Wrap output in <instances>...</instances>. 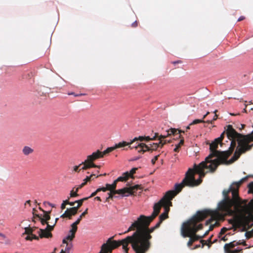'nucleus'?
Segmentation results:
<instances>
[{"label": "nucleus", "mask_w": 253, "mask_h": 253, "mask_svg": "<svg viewBox=\"0 0 253 253\" xmlns=\"http://www.w3.org/2000/svg\"><path fill=\"white\" fill-rule=\"evenodd\" d=\"M94 176H95V174H92L89 176H86V177L84 180V182H85L86 184L87 182L90 181L91 180L92 178Z\"/></svg>", "instance_id": "nucleus-40"}, {"label": "nucleus", "mask_w": 253, "mask_h": 253, "mask_svg": "<svg viewBox=\"0 0 253 253\" xmlns=\"http://www.w3.org/2000/svg\"><path fill=\"white\" fill-rule=\"evenodd\" d=\"M25 232L23 234L31 235L33 232V228L30 227H25L24 228Z\"/></svg>", "instance_id": "nucleus-32"}, {"label": "nucleus", "mask_w": 253, "mask_h": 253, "mask_svg": "<svg viewBox=\"0 0 253 253\" xmlns=\"http://www.w3.org/2000/svg\"><path fill=\"white\" fill-rule=\"evenodd\" d=\"M68 211L66 210L65 212L60 216V217H61V218L68 217V218L69 215H68Z\"/></svg>", "instance_id": "nucleus-49"}, {"label": "nucleus", "mask_w": 253, "mask_h": 253, "mask_svg": "<svg viewBox=\"0 0 253 253\" xmlns=\"http://www.w3.org/2000/svg\"><path fill=\"white\" fill-rule=\"evenodd\" d=\"M128 146L130 149L135 148L137 150L138 153H143L145 152L149 151L148 145L144 143H138L136 146H131V145Z\"/></svg>", "instance_id": "nucleus-16"}, {"label": "nucleus", "mask_w": 253, "mask_h": 253, "mask_svg": "<svg viewBox=\"0 0 253 253\" xmlns=\"http://www.w3.org/2000/svg\"><path fill=\"white\" fill-rule=\"evenodd\" d=\"M88 199V198H84L79 200L76 201L75 202L78 203V205L76 207H74L73 208H77V211H78V209L82 206L84 201L87 200Z\"/></svg>", "instance_id": "nucleus-29"}, {"label": "nucleus", "mask_w": 253, "mask_h": 253, "mask_svg": "<svg viewBox=\"0 0 253 253\" xmlns=\"http://www.w3.org/2000/svg\"><path fill=\"white\" fill-rule=\"evenodd\" d=\"M129 177V172L126 171V172H124L122 176L119 177L115 180L117 181V182H118L119 181H126L128 179V178Z\"/></svg>", "instance_id": "nucleus-21"}, {"label": "nucleus", "mask_w": 253, "mask_h": 253, "mask_svg": "<svg viewBox=\"0 0 253 253\" xmlns=\"http://www.w3.org/2000/svg\"><path fill=\"white\" fill-rule=\"evenodd\" d=\"M178 134H179V135H178V138H179L181 139H180V142H179V143L177 145H176V146L180 148L181 147V146L183 145L184 140L183 137H182V136L180 134V133ZM176 138H177V137Z\"/></svg>", "instance_id": "nucleus-35"}, {"label": "nucleus", "mask_w": 253, "mask_h": 253, "mask_svg": "<svg viewBox=\"0 0 253 253\" xmlns=\"http://www.w3.org/2000/svg\"><path fill=\"white\" fill-rule=\"evenodd\" d=\"M165 201V198H162L159 202L156 203L153 207V212L151 216H147V218L153 220L159 213L160 210L162 207L163 202Z\"/></svg>", "instance_id": "nucleus-12"}, {"label": "nucleus", "mask_w": 253, "mask_h": 253, "mask_svg": "<svg viewBox=\"0 0 253 253\" xmlns=\"http://www.w3.org/2000/svg\"><path fill=\"white\" fill-rule=\"evenodd\" d=\"M189 172L190 171L187 173L186 177L182 180L180 183L175 184L174 190L168 191L163 197V198H165V201L163 202L162 207L164 208V212H166V213L169 214V207L172 206L171 200L182 190L184 187L185 186H192L198 184V183H194L192 177H189Z\"/></svg>", "instance_id": "nucleus-7"}, {"label": "nucleus", "mask_w": 253, "mask_h": 253, "mask_svg": "<svg viewBox=\"0 0 253 253\" xmlns=\"http://www.w3.org/2000/svg\"><path fill=\"white\" fill-rule=\"evenodd\" d=\"M211 164V162L210 161H207L206 159H205V161L201 162L199 165H195V169L194 170L192 169H189L188 171L186 172L185 177L184 178L186 177L187 173L190 171L188 175L189 177H192L194 183H198V184L192 186V187L200 185L202 182V178L205 176V173L204 171V169H210V171L212 172H214L217 169L218 166L214 167V166L212 165L210 167Z\"/></svg>", "instance_id": "nucleus-8"}, {"label": "nucleus", "mask_w": 253, "mask_h": 253, "mask_svg": "<svg viewBox=\"0 0 253 253\" xmlns=\"http://www.w3.org/2000/svg\"><path fill=\"white\" fill-rule=\"evenodd\" d=\"M117 181L116 180H115L114 181V182L113 183V184H106V186H107L108 190H109L110 191H112L113 190H116V189L117 187Z\"/></svg>", "instance_id": "nucleus-26"}, {"label": "nucleus", "mask_w": 253, "mask_h": 253, "mask_svg": "<svg viewBox=\"0 0 253 253\" xmlns=\"http://www.w3.org/2000/svg\"><path fill=\"white\" fill-rule=\"evenodd\" d=\"M98 192H97V190H96L95 191L93 192L89 197H88V199L90 198H91V197H93L95 196L97 194V193Z\"/></svg>", "instance_id": "nucleus-55"}, {"label": "nucleus", "mask_w": 253, "mask_h": 253, "mask_svg": "<svg viewBox=\"0 0 253 253\" xmlns=\"http://www.w3.org/2000/svg\"><path fill=\"white\" fill-rule=\"evenodd\" d=\"M228 235H229V234H228ZM227 234H226V235H225L224 236L222 237L221 240L223 241H226L228 240L227 237Z\"/></svg>", "instance_id": "nucleus-57"}, {"label": "nucleus", "mask_w": 253, "mask_h": 253, "mask_svg": "<svg viewBox=\"0 0 253 253\" xmlns=\"http://www.w3.org/2000/svg\"><path fill=\"white\" fill-rule=\"evenodd\" d=\"M88 209H86L80 216L79 218L82 219V218L87 213Z\"/></svg>", "instance_id": "nucleus-48"}, {"label": "nucleus", "mask_w": 253, "mask_h": 253, "mask_svg": "<svg viewBox=\"0 0 253 253\" xmlns=\"http://www.w3.org/2000/svg\"><path fill=\"white\" fill-rule=\"evenodd\" d=\"M66 210L68 211V215H69L68 218L69 219H71L72 216L76 215L78 212L77 211V208L73 207L67 209Z\"/></svg>", "instance_id": "nucleus-22"}, {"label": "nucleus", "mask_w": 253, "mask_h": 253, "mask_svg": "<svg viewBox=\"0 0 253 253\" xmlns=\"http://www.w3.org/2000/svg\"><path fill=\"white\" fill-rule=\"evenodd\" d=\"M230 223L232 224V226L230 228H226V227H223L221 230L220 232L219 233L218 237L220 238L221 236L225 233V232L229 230H231L233 228H235V230L237 227V222L235 221L234 220H231Z\"/></svg>", "instance_id": "nucleus-17"}, {"label": "nucleus", "mask_w": 253, "mask_h": 253, "mask_svg": "<svg viewBox=\"0 0 253 253\" xmlns=\"http://www.w3.org/2000/svg\"><path fill=\"white\" fill-rule=\"evenodd\" d=\"M240 243L239 242L234 241L228 244H225L224 246V251L226 253H228L230 251H231V249H233L235 246L240 245Z\"/></svg>", "instance_id": "nucleus-18"}, {"label": "nucleus", "mask_w": 253, "mask_h": 253, "mask_svg": "<svg viewBox=\"0 0 253 253\" xmlns=\"http://www.w3.org/2000/svg\"><path fill=\"white\" fill-rule=\"evenodd\" d=\"M217 111V110H215L214 112V113H215V115H214V116L212 120H211V121H207V123L212 124L213 121H215V120H216L217 119V115L216 114Z\"/></svg>", "instance_id": "nucleus-44"}, {"label": "nucleus", "mask_w": 253, "mask_h": 253, "mask_svg": "<svg viewBox=\"0 0 253 253\" xmlns=\"http://www.w3.org/2000/svg\"><path fill=\"white\" fill-rule=\"evenodd\" d=\"M200 242L202 243V245H201V247L202 248H203L204 246L205 245H207L208 246V244H207V241H205V240H201L200 241Z\"/></svg>", "instance_id": "nucleus-50"}, {"label": "nucleus", "mask_w": 253, "mask_h": 253, "mask_svg": "<svg viewBox=\"0 0 253 253\" xmlns=\"http://www.w3.org/2000/svg\"><path fill=\"white\" fill-rule=\"evenodd\" d=\"M218 211L210 210H205L198 211L189 220L184 222L181 228V234L184 238L189 237L190 240L194 243L195 242L202 239L203 237L198 235L196 233L202 229L203 225L201 222L206 218L208 216L215 217Z\"/></svg>", "instance_id": "nucleus-3"}, {"label": "nucleus", "mask_w": 253, "mask_h": 253, "mask_svg": "<svg viewBox=\"0 0 253 253\" xmlns=\"http://www.w3.org/2000/svg\"><path fill=\"white\" fill-rule=\"evenodd\" d=\"M209 232H210V231L208 230V231H207L205 232V233L203 236H201V237H203L202 239L204 238L205 237H206L207 235H208L209 233Z\"/></svg>", "instance_id": "nucleus-62"}, {"label": "nucleus", "mask_w": 253, "mask_h": 253, "mask_svg": "<svg viewBox=\"0 0 253 253\" xmlns=\"http://www.w3.org/2000/svg\"><path fill=\"white\" fill-rule=\"evenodd\" d=\"M75 187H74L73 189L70 191V197H77L79 196V194L77 192L74 191Z\"/></svg>", "instance_id": "nucleus-37"}, {"label": "nucleus", "mask_w": 253, "mask_h": 253, "mask_svg": "<svg viewBox=\"0 0 253 253\" xmlns=\"http://www.w3.org/2000/svg\"><path fill=\"white\" fill-rule=\"evenodd\" d=\"M117 148H118L117 147V144H116L114 146L108 147L102 152L97 150L95 152H93L92 154L87 156V158L85 160V163L89 162L90 164H94L93 162L95 161L100 158H103L104 156L112 152Z\"/></svg>", "instance_id": "nucleus-9"}, {"label": "nucleus", "mask_w": 253, "mask_h": 253, "mask_svg": "<svg viewBox=\"0 0 253 253\" xmlns=\"http://www.w3.org/2000/svg\"><path fill=\"white\" fill-rule=\"evenodd\" d=\"M159 156H160L159 155H156L154 157V158L153 159H152L151 163H152V165H154L155 164L156 161L158 160Z\"/></svg>", "instance_id": "nucleus-46"}, {"label": "nucleus", "mask_w": 253, "mask_h": 253, "mask_svg": "<svg viewBox=\"0 0 253 253\" xmlns=\"http://www.w3.org/2000/svg\"><path fill=\"white\" fill-rule=\"evenodd\" d=\"M131 195H133L134 193L139 189H142V187L140 185H135L133 186L129 187Z\"/></svg>", "instance_id": "nucleus-25"}, {"label": "nucleus", "mask_w": 253, "mask_h": 253, "mask_svg": "<svg viewBox=\"0 0 253 253\" xmlns=\"http://www.w3.org/2000/svg\"><path fill=\"white\" fill-rule=\"evenodd\" d=\"M158 137V133H155L153 137L150 136H144V141H148L150 140H155Z\"/></svg>", "instance_id": "nucleus-31"}, {"label": "nucleus", "mask_w": 253, "mask_h": 253, "mask_svg": "<svg viewBox=\"0 0 253 253\" xmlns=\"http://www.w3.org/2000/svg\"><path fill=\"white\" fill-rule=\"evenodd\" d=\"M248 187L249 188L248 193H253V181L248 184Z\"/></svg>", "instance_id": "nucleus-38"}, {"label": "nucleus", "mask_w": 253, "mask_h": 253, "mask_svg": "<svg viewBox=\"0 0 253 253\" xmlns=\"http://www.w3.org/2000/svg\"><path fill=\"white\" fill-rule=\"evenodd\" d=\"M163 221H161L160 219H159V222L156 224V225L154 226L156 229L159 228L161 225V224L162 223Z\"/></svg>", "instance_id": "nucleus-54"}, {"label": "nucleus", "mask_w": 253, "mask_h": 253, "mask_svg": "<svg viewBox=\"0 0 253 253\" xmlns=\"http://www.w3.org/2000/svg\"><path fill=\"white\" fill-rule=\"evenodd\" d=\"M69 203H70V202H69V198H68V199L63 201V203H64L66 205H69Z\"/></svg>", "instance_id": "nucleus-56"}, {"label": "nucleus", "mask_w": 253, "mask_h": 253, "mask_svg": "<svg viewBox=\"0 0 253 253\" xmlns=\"http://www.w3.org/2000/svg\"><path fill=\"white\" fill-rule=\"evenodd\" d=\"M85 185V182H83L81 184L78 186V188L80 189Z\"/></svg>", "instance_id": "nucleus-60"}, {"label": "nucleus", "mask_w": 253, "mask_h": 253, "mask_svg": "<svg viewBox=\"0 0 253 253\" xmlns=\"http://www.w3.org/2000/svg\"><path fill=\"white\" fill-rule=\"evenodd\" d=\"M115 192L117 193V194L122 195V197L128 196L129 195H131L129 187H125L122 189L117 190Z\"/></svg>", "instance_id": "nucleus-19"}, {"label": "nucleus", "mask_w": 253, "mask_h": 253, "mask_svg": "<svg viewBox=\"0 0 253 253\" xmlns=\"http://www.w3.org/2000/svg\"><path fill=\"white\" fill-rule=\"evenodd\" d=\"M115 191H116V190H113L112 191H110L109 193H108V198L111 200H113V198H118V196H115V194H117V193H115Z\"/></svg>", "instance_id": "nucleus-33"}, {"label": "nucleus", "mask_w": 253, "mask_h": 253, "mask_svg": "<svg viewBox=\"0 0 253 253\" xmlns=\"http://www.w3.org/2000/svg\"><path fill=\"white\" fill-rule=\"evenodd\" d=\"M248 176L242 178L237 182H234L227 190L223 191L224 199L218 205V210L226 214H231L235 211L242 213L241 222L245 226H249L253 222V202L246 204V201H243L239 196V188L246 181Z\"/></svg>", "instance_id": "nucleus-1"}, {"label": "nucleus", "mask_w": 253, "mask_h": 253, "mask_svg": "<svg viewBox=\"0 0 253 253\" xmlns=\"http://www.w3.org/2000/svg\"><path fill=\"white\" fill-rule=\"evenodd\" d=\"M71 247H72V245H69L67 244L66 245V247L65 248V251H66V252L67 253H69L70 250L71 249Z\"/></svg>", "instance_id": "nucleus-47"}, {"label": "nucleus", "mask_w": 253, "mask_h": 253, "mask_svg": "<svg viewBox=\"0 0 253 253\" xmlns=\"http://www.w3.org/2000/svg\"><path fill=\"white\" fill-rule=\"evenodd\" d=\"M205 122L203 120H199V119H196V120H194L190 124V125H195V124H198V123H204Z\"/></svg>", "instance_id": "nucleus-41"}, {"label": "nucleus", "mask_w": 253, "mask_h": 253, "mask_svg": "<svg viewBox=\"0 0 253 253\" xmlns=\"http://www.w3.org/2000/svg\"><path fill=\"white\" fill-rule=\"evenodd\" d=\"M55 226V224L53 225H50L48 223H47V226L45 229H40L38 233L39 234V237L41 238H51L52 236V235L51 233V231L53 230L54 226Z\"/></svg>", "instance_id": "nucleus-11"}, {"label": "nucleus", "mask_w": 253, "mask_h": 253, "mask_svg": "<svg viewBox=\"0 0 253 253\" xmlns=\"http://www.w3.org/2000/svg\"><path fill=\"white\" fill-rule=\"evenodd\" d=\"M242 252V249H240V250L235 249L234 250L230 251L229 252H228V253H240Z\"/></svg>", "instance_id": "nucleus-43"}, {"label": "nucleus", "mask_w": 253, "mask_h": 253, "mask_svg": "<svg viewBox=\"0 0 253 253\" xmlns=\"http://www.w3.org/2000/svg\"><path fill=\"white\" fill-rule=\"evenodd\" d=\"M245 17L243 16H242L241 17H240L238 20V21H241L242 20H243L244 19H245Z\"/></svg>", "instance_id": "nucleus-64"}, {"label": "nucleus", "mask_w": 253, "mask_h": 253, "mask_svg": "<svg viewBox=\"0 0 253 253\" xmlns=\"http://www.w3.org/2000/svg\"><path fill=\"white\" fill-rule=\"evenodd\" d=\"M139 140L140 141H144V136H139L138 137H135L129 142L122 141L118 143L117 144L118 148L125 147L127 145H132L135 142Z\"/></svg>", "instance_id": "nucleus-15"}, {"label": "nucleus", "mask_w": 253, "mask_h": 253, "mask_svg": "<svg viewBox=\"0 0 253 253\" xmlns=\"http://www.w3.org/2000/svg\"><path fill=\"white\" fill-rule=\"evenodd\" d=\"M153 220L147 218L144 215H141L137 220L132 223L127 230L124 233L129 231H136L132 236H127L126 238L120 241L123 248L127 252L128 250V244H134L136 247L141 248L143 251H148L151 247L150 240L152 239L151 234L156 229L154 226L149 228L150 223Z\"/></svg>", "instance_id": "nucleus-2"}, {"label": "nucleus", "mask_w": 253, "mask_h": 253, "mask_svg": "<svg viewBox=\"0 0 253 253\" xmlns=\"http://www.w3.org/2000/svg\"><path fill=\"white\" fill-rule=\"evenodd\" d=\"M114 237L108 239L106 243H104L99 253H111L113 250L122 245L120 241L113 240Z\"/></svg>", "instance_id": "nucleus-10"}, {"label": "nucleus", "mask_w": 253, "mask_h": 253, "mask_svg": "<svg viewBox=\"0 0 253 253\" xmlns=\"http://www.w3.org/2000/svg\"><path fill=\"white\" fill-rule=\"evenodd\" d=\"M181 133H184V131L179 130L178 129L171 128L170 129L167 131V133L166 134L160 135L158 134V137L157 138H158V139H164L171 135H173L174 136Z\"/></svg>", "instance_id": "nucleus-14"}, {"label": "nucleus", "mask_w": 253, "mask_h": 253, "mask_svg": "<svg viewBox=\"0 0 253 253\" xmlns=\"http://www.w3.org/2000/svg\"><path fill=\"white\" fill-rule=\"evenodd\" d=\"M83 165L84 166H83V167H82V168H81V169H83V170H86L91 168H100V167L99 166H97V165H95V164H90L89 162L85 163V160L84 162H82L81 164H80V167Z\"/></svg>", "instance_id": "nucleus-20"}, {"label": "nucleus", "mask_w": 253, "mask_h": 253, "mask_svg": "<svg viewBox=\"0 0 253 253\" xmlns=\"http://www.w3.org/2000/svg\"><path fill=\"white\" fill-rule=\"evenodd\" d=\"M160 140V142L159 143L160 144V146L161 148H162L164 145L166 144L167 143H170L171 142V140H164L163 139H159Z\"/></svg>", "instance_id": "nucleus-30"}, {"label": "nucleus", "mask_w": 253, "mask_h": 253, "mask_svg": "<svg viewBox=\"0 0 253 253\" xmlns=\"http://www.w3.org/2000/svg\"><path fill=\"white\" fill-rule=\"evenodd\" d=\"M25 239L26 240L32 241V239L31 235H28V236L25 238Z\"/></svg>", "instance_id": "nucleus-58"}, {"label": "nucleus", "mask_w": 253, "mask_h": 253, "mask_svg": "<svg viewBox=\"0 0 253 253\" xmlns=\"http://www.w3.org/2000/svg\"><path fill=\"white\" fill-rule=\"evenodd\" d=\"M81 218H79L75 222L71 225V229L69 231V234L68 235L67 239L73 240L75 236V234L77 231V225L80 223L81 221Z\"/></svg>", "instance_id": "nucleus-13"}, {"label": "nucleus", "mask_w": 253, "mask_h": 253, "mask_svg": "<svg viewBox=\"0 0 253 253\" xmlns=\"http://www.w3.org/2000/svg\"><path fill=\"white\" fill-rule=\"evenodd\" d=\"M33 215H34V219L33 220V221H35V219L36 218V217H37L38 218L39 220H40L41 223L42 224V225H44L45 224H47V223H48V222H47L46 221V220L44 219V218H43L42 217V215H39V214H34L33 213Z\"/></svg>", "instance_id": "nucleus-24"}, {"label": "nucleus", "mask_w": 253, "mask_h": 253, "mask_svg": "<svg viewBox=\"0 0 253 253\" xmlns=\"http://www.w3.org/2000/svg\"><path fill=\"white\" fill-rule=\"evenodd\" d=\"M43 211L44 212V215L42 218L47 222V221L50 219V216L49 215L50 211L47 212L44 211Z\"/></svg>", "instance_id": "nucleus-36"}, {"label": "nucleus", "mask_w": 253, "mask_h": 253, "mask_svg": "<svg viewBox=\"0 0 253 253\" xmlns=\"http://www.w3.org/2000/svg\"><path fill=\"white\" fill-rule=\"evenodd\" d=\"M251 233H252V231L250 232H246V236L247 238H250L251 237Z\"/></svg>", "instance_id": "nucleus-61"}, {"label": "nucleus", "mask_w": 253, "mask_h": 253, "mask_svg": "<svg viewBox=\"0 0 253 253\" xmlns=\"http://www.w3.org/2000/svg\"><path fill=\"white\" fill-rule=\"evenodd\" d=\"M168 213H166V212H164L159 216V219H160L161 221H163L164 220L168 218Z\"/></svg>", "instance_id": "nucleus-34"}, {"label": "nucleus", "mask_w": 253, "mask_h": 253, "mask_svg": "<svg viewBox=\"0 0 253 253\" xmlns=\"http://www.w3.org/2000/svg\"><path fill=\"white\" fill-rule=\"evenodd\" d=\"M66 208V205L62 203L61 206V209L62 210H63Z\"/></svg>", "instance_id": "nucleus-63"}, {"label": "nucleus", "mask_w": 253, "mask_h": 253, "mask_svg": "<svg viewBox=\"0 0 253 253\" xmlns=\"http://www.w3.org/2000/svg\"><path fill=\"white\" fill-rule=\"evenodd\" d=\"M211 238H212V236L207 240V242H208V246L209 247H210L211 246V245L212 244V243L211 242Z\"/></svg>", "instance_id": "nucleus-52"}, {"label": "nucleus", "mask_w": 253, "mask_h": 253, "mask_svg": "<svg viewBox=\"0 0 253 253\" xmlns=\"http://www.w3.org/2000/svg\"><path fill=\"white\" fill-rule=\"evenodd\" d=\"M193 244V243H192V241L190 240V239H189V241L187 243V246L188 247L190 248Z\"/></svg>", "instance_id": "nucleus-59"}, {"label": "nucleus", "mask_w": 253, "mask_h": 253, "mask_svg": "<svg viewBox=\"0 0 253 253\" xmlns=\"http://www.w3.org/2000/svg\"><path fill=\"white\" fill-rule=\"evenodd\" d=\"M226 133L228 138L231 141H234L236 143L238 142V147L235 151L233 156L228 161L223 164H229L234 162L237 160L242 154L245 153L248 151H250L253 147V134L250 133L247 135H243L238 133L234 129L231 125H228L226 130Z\"/></svg>", "instance_id": "nucleus-4"}, {"label": "nucleus", "mask_w": 253, "mask_h": 253, "mask_svg": "<svg viewBox=\"0 0 253 253\" xmlns=\"http://www.w3.org/2000/svg\"><path fill=\"white\" fill-rule=\"evenodd\" d=\"M225 132H223L217 138L210 144V154L206 158V161L211 162L210 166L214 165V167L218 166L220 164L226 162V159L232 154L236 147V142L234 141H231L230 146L227 151H220L217 150L219 144L222 145V141L224 138Z\"/></svg>", "instance_id": "nucleus-6"}, {"label": "nucleus", "mask_w": 253, "mask_h": 253, "mask_svg": "<svg viewBox=\"0 0 253 253\" xmlns=\"http://www.w3.org/2000/svg\"><path fill=\"white\" fill-rule=\"evenodd\" d=\"M34 152V150L29 146H24L22 149L23 153L26 155H29Z\"/></svg>", "instance_id": "nucleus-23"}, {"label": "nucleus", "mask_w": 253, "mask_h": 253, "mask_svg": "<svg viewBox=\"0 0 253 253\" xmlns=\"http://www.w3.org/2000/svg\"><path fill=\"white\" fill-rule=\"evenodd\" d=\"M138 168H132L130 172H129V177H131V178H133V175L136 172V171L137 170Z\"/></svg>", "instance_id": "nucleus-39"}, {"label": "nucleus", "mask_w": 253, "mask_h": 253, "mask_svg": "<svg viewBox=\"0 0 253 253\" xmlns=\"http://www.w3.org/2000/svg\"><path fill=\"white\" fill-rule=\"evenodd\" d=\"M67 238H68V236L65 239H64L63 240V241H62V243L63 244H66L67 245L68 244V243H67V241L68 240L70 241H71L73 240L68 239H67Z\"/></svg>", "instance_id": "nucleus-51"}, {"label": "nucleus", "mask_w": 253, "mask_h": 253, "mask_svg": "<svg viewBox=\"0 0 253 253\" xmlns=\"http://www.w3.org/2000/svg\"><path fill=\"white\" fill-rule=\"evenodd\" d=\"M107 190H108V188H107V186H106L105 187H101V188H98L97 189V192H100V191L105 192Z\"/></svg>", "instance_id": "nucleus-45"}, {"label": "nucleus", "mask_w": 253, "mask_h": 253, "mask_svg": "<svg viewBox=\"0 0 253 253\" xmlns=\"http://www.w3.org/2000/svg\"><path fill=\"white\" fill-rule=\"evenodd\" d=\"M159 147H160V144L159 143H153V144H151L150 146H148L149 151H155Z\"/></svg>", "instance_id": "nucleus-27"}, {"label": "nucleus", "mask_w": 253, "mask_h": 253, "mask_svg": "<svg viewBox=\"0 0 253 253\" xmlns=\"http://www.w3.org/2000/svg\"><path fill=\"white\" fill-rule=\"evenodd\" d=\"M226 133L228 138L231 141H234L236 143L238 142V147L235 151L233 156L228 161L223 164H229L234 162L237 160L242 154L245 153L248 151H250L253 147V134L250 133L247 135H243L238 133L234 129L231 125H228L226 130Z\"/></svg>", "instance_id": "nucleus-5"}, {"label": "nucleus", "mask_w": 253, "mask_h": 253, "mask_svg": "<svg viewBox=\"0 0 253 253\" xmlns=\"http://www.w3.org/2000/svg\"><path fill=\"white\" fill-rule=\"evenodd\" d=\"M131 246L135 253H146L147 251H143L141 248L136 247L134 244H131Z\"/></svg>", "instance_id": "nucleus-28"}, {"label": "nucleus", "mask_w": 253, "mask_h": 253, "mask_svg": "<svg viewBox=\"0 0 253 253\" xmlns=\"http://www.w3.org/2000/svg\"><path fill=\"white\" fill-rule=\"evenodd\" d=\"M31 236H32V240L35 239V240H38L39 239V237L37 236L35 234H31Z\"/></svg>", "instance_id": "nucleus-53"}, {"label": "nucleus", "mask_w": 253, "mask_h": 253, "mask_svg": "<svg viewBox=\"0 0 253 253\" xmlns=\"http://www.w3.org/2000/svg\"><path fill=\"white\" fill-rule=\"evenodd\" d=\"M80 167V164L78 166H76L74 167L73 171L75 172H79L81 170V169H79Z\"/></svg>", "instance_id": "nucleus-42"}]
</instances>
